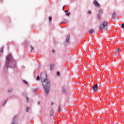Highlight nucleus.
Listing matches in <instances>:
<instances>
[{
    "label": "nucleus",
    "mask_w": 124,
    "mask_h": 124,
    "mask_svg": "<svg viewBox=\"0 0 124 124\" xmlns=\"http://www.w3.org/2000/svg\"><path fill=\"white\" fill-rule=\"evenodd\" d=\"M41 81L44 88L45 96H47L49 94L50 90V81L47 78V73L45 72H43L40 74Z\"/></svg>",
    "instance_id": "obj_1"
},
{
    "label": "nucleus",
    "mask_w": 124,
    "mask_h": 124,
    "mask_svg": "<svg viewBox=\"0 0 124 124\" xmlns=\"http://www.w3.org/2000/svg\"><path fill=\"white\" fill-rule=\"evenodd\" d=\"M52 53H55L56 52V51H55V50H54V49H53L52 50Z\"/></svg>",
    "instance_id": "obj_31"
},
{
    "label": "nucleus",
    "mask_w": 124,
    "mask_h": 124,
    "mask_svg": "<svg viewBox=\"0 0 124 124\" xmlns=\"http://www.w3.org/2000/svg\"><path fill=\"white\" fill-rule=\"evenodd\" d=\"M62 92L63 93H65L66 91H65V88L64 87H63L62 88Z\"/></svg>",
    "instance_id": "obj_15"
},
{
    "label": "nucleus",
    "mask_w": 124,
    "mask_h": 124,
    "mask_svg": "<svg viewBox=\"0 0 124 124\" xmlns=\"http://www.w3.org/2000/svg\"><path fill=\"white\" fill-rule=\"evenodd\" d=\"M0 53H3V46H2L1 49L0 50Z\"/></svg>",
    "instance_id": "obj_21"
},
{
    "label": "nucleus",
    "mask_w": 124,
    "mask_h": 124,
    "mask_svg": "<svg viewBox=\"0 0 124 124\" xmlns=\"http://www.w3.org/2000/svg\"><path fill=\"white\" fill-rule=\"evenodd\" d=\"M93 4L96 7H99L100 6V4L98 3L96 0H94Z\"/></svg>",
    "instance_id": "obj_7"
},
{
    "label": "nucleus",
    "mask_w": 124,
    "mask_h": 124,
    "mask_svg": "<svg viewBox=\"0 0 124 124\" xmlns=\"http://www.w3.org/2000/svg\"><path fill=\"white\" fill-rule=\"evenodd\" d=\"M40 79H41L40 77L39 76H37V78H36L37 81H39L40 80Z\"/></svg>",
    "instance_id": "obj_17"
},
{
    "label": "nucleus",
    "mask_w": 124,
    "mask_h": 124,
    "mask_svg": "<svg viewBox=\"0 0 124 124\" xmlns=\"http://www.w3.org/2000/svg\"><path fill=\"white\" fill-rule=\"evenodd\" d=\"M29 110H30V108L29 107H27V108H26V109L27 113H28V112H29Z\"/></svg>",
    "instance_id": "obj_20"
},
{
    "label": "nucleus",
    "mask_w": 124,
    "mask_h": 124,
    "mask_svg": "<svg viewBox=\"0 0 124 124\" xmlns=\"http://www.w3.org/2000/svg\"><path fill=\"white\" fill-rule=\"evenodd\" d=\"M88 14H92V11H89L88 12Z\"/></svg>",
    "instance_id": "obj_30"
},
{
    "label": "nucleus",
    "mask_w": 124,
    "mask_h": 124,
    "mask_svg": "<svg viewBox=\"0 0 124 124\" xmlns=\"http://www.w3.org/2000/svg\"><path fill=\"white\" fill-rule=\"evenodd\" d=\"M108 25V22L104 21L103 23L100 25L99 28L100 30H103L105 29V28H107V26Z\"/></svg>",
    "instance_id": "obj_3"
},
{
    "label": "nucleus",
    "mask_w": 124,
    "mask_h": 124,
    "mask_svg": "<svg viewBox=\"0 0 124 124\" xmlns=\"http://www.w3.org/2000/svg\"><path fill=\"white\" fill-rule=\"evenodd\" d=\"M92 89L94 92H96L98 89V85L97 84H95L94 86H93Z\"/></svg>",
    "instance_id": "obj_6"
},
{
    "label": "nucleus",
    "mask_w": 124,
    "mask_h": 124,
    "mask_svg": "<svg viewBox=\"0 0 124 124\" xmlns=\"http://www.w3.org/2000/svg\"><path fill=\"white\" fill-rule=\"evenodd\" d=\"M66 16H70V13L68 12L67 14H66Z\"/></svg>",
    "instance_id": "obj_25"
},
{
    "label": "nucleus",
    "mask_w": 124,
    "mask_h": 124,
    "mask_svg": "<svg viewBox=\"0 0 124 124\" xmlns=\"http://www.w3.org/2000/svg\"><path fill=\"white\" fill-rule=\"evenodd\" d=\"M62 58H63V59H64V57H63Z\"/></svg>",
    "instance_id": "obj_36"
},
{
    "label": "nucleus",
    "mask_w": 124,
    "mask_h": 124,
    "mask_svg": "<svg viewBox=\"0 0 124 124\" xmlns=\"http://www.w3.org/2000/svg\"><path fill=\"white\" fill-rule=\"evenodd\" d=\"M53 115H54V109H51L50 110V116L51 117H53Z\"/></svg>",
    "instance_id": "obj_10"
},
{
    "label": "nucleus",
    "mask_w": 124,
    "mask_h": 124,
    "mask_svg": "<svg viewBox=\"0 0 124 124\" xmlns=\"http://www.w3.org/2000/svg\"><path fill=\"white\" fill-rule=\"evenodd\" d=\"M58 111L59 112H62V110H61V105L58 106Z\"/></svg>",
    "instance_id": "obj_18"
},
{
    "label": "nucleus",
    "mask_w": 124,
    "mask_h": 124,
    "mask_svg": "<svg viewBox=\"0 0 124 124\" xmlns=\"http://www.w3.org/2000/svg\"><path fill=\"white\" fill-rule=\"evenodd\" d=\"M17 67L16 61L13 59L11 54H9L6 57V61L4 67V70L5 72H7L8 68H16Z\"/></svg>",
    "instance_id": "obj_2"
},
{
    "label": "nucleus",
    "mask_w": 124,
    "mask_h": 124,
    "mask_svg": "<svg viewBox=\"0 0 124 124\" xmlns=\"http://www.w3.org/2000/svg\"><path fill=\"white\" fill-rule=\"evenodd\" d=\"M49 22H51V21H52V17H51V16H49Z\"/></svg>",
    "instance_id": "obj_26"
},
{
    "label": "nucleus",
    "mask_w": 124,
    "mask_h": 124,
    "mask_svg": "<svg viewBox=\"0 0 124 124\" xmlns=\"http://www.w3.org/2000/svg\"><path fill=\"white\" fill-rule=\"evenodd\" d=\"M23 95H24V96H26L27 95V93H23Z\"/></svg>",
    "instance_id": "obj_28"
},
{
    "label": "nucleus",
    "mask_w": 124,
    "mask_h": 124,
    "mask_svg": "<svg viewBox=\"0 0 124 124\" xmlns=\"http://www.w3.org/2000/svg\"><path fill=\"white\" fill-rule=\"evenodd\" d=\"M64 12L66 13V14L67 13H68V10L65 11Z\"/></svg>",
    "instance_id": "obj_32"
},
{
    "label": "nucleus",
    "mask_w": 124,
    "mask_h": 124,
    "mask_svg": "<svg viewBox=\"0 0 124 124\" xmlns=\"http://www.w3.org/2000/svg\"><path fill=\"white\" fill-rule=\"evenodd\" d=\"M54 64H50V70H53V69H54Z\"/></svg>",
    "instance_id": "obj_13"
},
{
    "label": "nucleus",
    "mask_w": 124,
    "mask_h": 124,
    "mask_svg": "<svg viewBox=\"0 0 124 124\" xmlns=\"http://www.w3.org/2000/svg\"><path fill=\"white\" fill-rule=\"evenodd\" d=\"M37 103L38 105H40V102L38 101Z\"/></svg>",
    "instance_id": "obj_33"
},
{
    "label": "nucleus",
    "mask_w": 124,
    "mask_h": 124,
    "mask_svg": "<svg viewBox=\"0 0 124 124\" xmlns=\"http://www.w3.org/2000/svg\"><path fill=\"white\" fill-rule=\"evenodd\" d=\"M61 75V73H60V72H57V76H60Z\"/></svg>",
    "instance_id": "obj_22"
},
{
    "label": "nucleus",
    "mask_w": 124,
    "mask_h": 124,
    "mask_svg": "<svg viewBox=\"0 0 124 124\" xmlns=\"http://www.w3.org/2000/svg\"><path fill=\"white\" fill-rule=\"evenodd\" d=\"M1 1H2V0H0Z\"/></svg>",
    "instance_id": "obj_37"
},
{
    "label": "nucleus",
    "mask_w": 124,
    "mask_h": 124,
    "mask_svg": "<svg viewBox=\"0 0 124 124\" xmlns=\"http://www.w3.org/2000/svg\"><path fill=\"white\" fill-rule=\"evenodd\" d=\"M120 49V48H117L116 51H114V55H116V56H118V53H119Z\"/></svg>",
    "instance_id": "obj_9"
},
{
    "label": "nucleus",
    "mask_w": 124,
    "mask_h": 124,
    "mask_svg": "<svg viewBox=\"0 0 124 124\" xmlns=\"http://www.w3.org/2000/svg\"><path fill=\"white\" fill-rule=\"evenodd\" d=\"M121 27L122 28V29H124V23H123L121 25Z\"/></svg>",
    "instance_id": "obj_29"
},
{
    "label": "nucleus",
    "mask_w": 124,
    "mask_h": 124,
    "mask_svg": "<svg viewBox=\"0 0 124 124\" xmlns=\"http://www.w3.org/2000/svg\"><path fill=\"white\" fill-rule=\"evenodd\" d=\"M66 23H67V20L64 19L62 22H61V24H66Z\"/></svg>",
    "instance_id": "obj_12"
},
{
    "label": "nucleus",
    "mask_w": 124,
    "mask_h": 124,
    "mask_svg": "<svg viewBox=\"0 0 124 124\" xmlns=\"http://www.w3.org/2000/svg\"><path fill=\"white\" fill-rule=\"evenodd\" d=\"M70 38V35H67L65 39V42L64 43L65 46H67L69 44V40Z\"/></svg>",
    "instance_id": "obj_4"
},
{
    "label": "nucleus",
    "mask_w": 124,
    "mask_h": 124,
    "mask_svg": "<svg viewBox=\"0 0 124 124\" xmlns=\"http://www.w3.org/2000/svg\"><path fill=\"white\" fill-rule=\"evenodd\" d=\"M112 19H117V15H116V13H115V12H113L112 13Z\"/></svg>",
    "instance_id": "obj_8"
},
{
    "label": "nucleus",
    "mask_w": 124,
    "mask_h": 124,
    "mask_svg": "<svg viewBox=\"0 0 124 124\" xmlns=\"http://www.w3.org/2000/svg\"><path fill=\"white\" fill-rule=\"evenodd\" d=\"M64 8H65V6H64L63 7V8L62 9V10H63V9H64Z\"/></svg>",
    "instance_id": "obj_34"
},
{
    "label": "nucleus",
    "mask_w": 124,
    "mask_h": 124,
    "mask_svg": "<svg viewBox=\"0 0 124 124\" xmlns=\"http://www.w3.org/2000/svg\"><path fill=\"white\" fill-rule=\"evenodd\" d=\"M23 82L25 85H29V83L26 80H23Z\"/></svg>",
    "instance_id": "obj_16"
},
{
    "label": "nucleus",
    "mask_w": 124,
    "mask_h": 124,
    "mask_svg": "<svg viewBox=\"0 0 124 124\" xmlns=\"http://www.w3.org/2000/svg\"><path fill=\"white\" fill-rule=\"evenodd\" d=\"M6 102H7V99H6V100L5 101L4 103H2V106H4L5 105V104L6 103Z\"/></svg>",
    "instance_id": "obj_19"
},
{
    "label": "nucleus",
    "mask_w": 124,
    "mask_h": 124,
    "mask_svg": "<svg viewBox=\"0 0 124 124\" xmlns=\"http://www.w3.org/2000/svg\"><path fill=\"white\" fill-rule=\"evenodd\" d=\"M103 13V11L102 10H100L97 16V20H100V19H101V16L100 15H101V14H102Z\"/></svg>",
    "instance_id": "obj_5"
},
{
    "label": "nucleus",
    "mask_w": 124,
    "mask_h": 124,
    "mask_svg": "<svg viewBox=\"0 0 124 124\" xmlns=\"http://www.w3.org/2000/svg\"><path fill=\"white\" fill-rule=\"evenodd\" d=\"M93 32H94V31L93 30V29H91L89 31V33L90 34H93Z\"/></svg>",
    "instance_id": "obj_14"
},
{
    "label": "nucleus",
    "mask_w": 124,
    "mask_h": 124,
    "mask_svg": "<svg viewBox=\"0 0 124 124\" xmlns=\"http://www.w3.org/2000/svg\"><path fill=\"white\" fill-rule=\"evenodd\" d=\"M8 93H12L13 92V89L12 88H9L7 90Z\"/></svg>",
    "instance_id": "obj_11"
},
{
    "label": "nucleus",
    "mask_w": 124,
    "mask_h": 124,
    "mask_svg": "<svg viewBox=\"0 0 124 124\" xmlns=\"http://www.w3.org/2000/svg\"><path fill=\"white\" fill-rule=\"evenodd\" d=\"M51 105H54V102H51Z\"/></svg>",
    "instance_id": "obj_35"
},
{
    "label": "nucleus",
    "mask_w": 124,
    "mask_h": 124,
    "mask_svg": "<svg viewBox=\"0 0 124 124\" xmlns=\"http://www.w3.org/2000/svg\"><path fill=\"white\" fill-rule=\"evenodd\" d=\"M26 99H27V102H30V99H29L28 97H26Z\"/></svg>",
    "instance_id": "obj_24"
},
{
    "label": "nucleus",
    "mask_w": 124,
    "mask_h": 124,
    "mask_svg": "<svg viewBox=\"0 0 124 124\" xmlns=\"http://www.w3.org/2000/svg\"><path fill=\"white\" fill-rule=\"evenodd\" d=\"M33 93H37V89H36L35 90H34L33 91Z\"/></svg>",
    "instance_id": "obj_23"
},
{
    "label": "nucleus",
    "mask_w": 124,
    "mask_h": 124,
    "mask_svg": "<svg viewBox=\"0 0 124 124\" xmlns=\"http://www.w3.org/2000/svg\"><path fill=\"white\" fill-rule=\"evenodd\" d=\"M30 47H31V50H34V48L33 47V46H32L31 45Z\"/></svg>",
    "instance_id": "obj_27"
}]
</instances>
